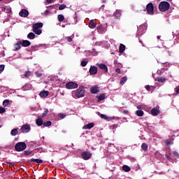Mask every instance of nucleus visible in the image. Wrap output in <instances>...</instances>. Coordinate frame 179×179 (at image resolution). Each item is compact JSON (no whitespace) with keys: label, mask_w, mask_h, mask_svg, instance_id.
<instances>
[{"label":"nucleus","mask_w":179,"mask_h":179,"mask_svg":"<svg viewBox=\"0 0 179 179\" xmlns=\"http://www.w3.org/2000/svg\"><path fill=\"white\" fill-rule=\"evenodd\" d=\"M86 94V90H85V87L81 86L79 87L76 90H74L72 93L73 97H76L77 99H80V97H85V94Z\"/></svg>","instance_id":"nucleus-1"},{"label":"nucleus","mask_w":179,"mask_h":179,"mask_svg":"<svg viewBox=\"0 0 179 179\" xmlns=\"http://www.w3.org/2000/svg\"><path fill=\"white\" fill-rule=\"evenodd\" d=\"M41 27H43L42 22L35 23L32 25V31H34V33H35V34L40 36V34L43 33V30H41Z\"/></svg>","instance_id":"nucleus-2"},{"label":"nucleus","mask_w":179,"mask_h":179,"mask_svg":"<svg viewBox=\"0 0 179 179\" xmlns=\"http://www.w3.org/2000/svg\"><path fill=\"white\" fill-rule=\"evenodd\" d=\"M170 9V3L167 1H161L159 4V10L160 12H167Z\"/></svg>","instance_id":"nucleus-3"},{"label":"nucleus","mask_w":179,"mask_h":179,"mask_svg":"<svg viewBox=\"0 0 179 179\" xmlns=\"http://www.w3.org/2000/svg\"><path fill=\"white\" fill-rule=\"evenodd\" d=\"M27 148V145L24 142H19L15 145V150L16 152H23Z\"/></svg>","instance_id":"nucleus-4"},{"label":"nucleus","mask_w":179,"mask_h":179,"mask_svg":"<svg viewBox=\"0 0 179 179\" xmlns=\"http://www.w3.org/2000/svg\"><path fill=\"white\" fill-rule=\"evenodd\" d=\"M146 10L148 15H155V6H153V3H149L146 6Z\"/></svg>","instance_id":"nucleus-5"},{"label":"nucleus","mask_w":179,"mask_h":179,"mask_svg":"<svg viewBox=\"0 0 179 179\" xmlns=\"http://www.w3.org/2000/svg\"><path fill=\"white\" fill-rule=\"evenodd\" d=\"M66 87L67 89H78V87H79V85L76 83L69 82L66 84Z\"/></svg>","instance_id":"nucleus-6"},{"label":"nucleus","mask_w":179,"mask_h":179,"mask_svg":"<svg viewBox=\"0 0 179 179\" xmlns=\"http://www.w3.org/2000/svg\"><path fill=\"white\" fill-rule=\"evenodd\" d=\"M81 157L83 160H89L92 158V153L85 151L81 154Z\"/></svg>","instance_id":"nucleus-7"},{"label":"nucleus","mask_w":179,"mask_h":179,"mask_svg":"<svg viewBox=\"0 0 179 179\" xmlns=\"http://www.w3.org/2000/svg\"><path fill=\"white\" fill-rule=\"evenodd\" d=\"M151 114H152V115H154L155 117L159 115V114H160V107L156 106L155 108H152L151 110Z\"/></svg>","instance_id":"nucleus-8"},{"label":"nucleus","mask_w":179,"mask_h":179,"mask_svg":"<svg viewBox=\"0 0 179 179\" xmlns=\"http://www.w3.org/2000/svg\"><path fill=\"white\" fill-rule=\"evenodd\" d=\"M30 124H24L21 127V131L22 134H27V132H30Z\"/></svg>","instance_id":"nucleus-9"},{"label":"nucleus","mask_w":179,"mask_h":179,"mask_svg":"<svg viewBox=\"0 0 179 179\" xmlns=\"http://www.w3.org/2000/svg\"><path fill=\"white\" fill-rule=\"evenodd\" d=\"M96 66H98L99 69L103 71L105 73H107V72H108V68H107V66L104 64H97Z\"/></svg>","instance_id":"nucleus-10"},{"label":"nucleus","mask_w":179,"mask_h":179,"mask_svg":"<svg viewBox=\"0 0 179 179\" xmlns=\"http://www.w3.org/2000/svg\"><path fill=\"white\" fill-rule=\"evenodd\" d=\"M21 17H27L29 16V10L26 9H22L19 13Z\"/></svg>","instance_id":"nucleus-11"},{"label":"nucleus","mask_w":179,"mask_h":179,"mask_svg":"<svg viewBox=\"0 0 179 179\" xmlns=\"http://www.w3.org/2000/svg\"><path fill=\"white\" fill-rule=\"evenodd\" d=\"M99 92H100V89L96 85L92 86L90 88V93H92V94H96V93H99Z\"/></svg>","instance_id":"nucleus-12"},{"label":"nucleus","mask_w":179,"mask_h":179,"mask_svg":"<svg viewBox=\"0 0 179 179\" xmlns=\"http://www.w3.org/2000/svg\"><path fill=\"white\" fill-rule=\"evenodd\" d=\"M1 10L2 12H5V13H10V12H12V8L9 6H3Z\"/></svg>","instance_id":"nucleus-13"},{"label":"nucleus","mask_w":179,"mask_h":179,"mask_svg":"<svg viewBox=\"0 0 179 179\" xmlns=\"http://www.w3.org/2000/svg\"><path fill=\"white\" fill-rule=\"evenodd\" d=\"M90 75H96L97 73V68L95 66H92L90 69Z\"/></svg>","instance_id":"nucleus-14"},{"label":"nucleus","mask_w":179,"mask_h":179,"mask_svg":"<svg viewBox=\"0 0 179 179\" xmlns=\"http://www.w3.org/2000/svg\"><path fill=\"white\" fill-rule=\"evenodd\" d=\"M88 26L90 29H96L97 24L94 22V20H91L88 23Z\"/></svg>","instance_id":"nucleus-15"},{"label":"nucleus","mask_w":179,"mask_h":179,"mask_svg":"<svg viewBox=\"0 0 179 179\" xmlns=\"http://www.w3.org/2000/svg\"><path fill=\"white\" fill-rule=\"evenodd\" d=\"M22 45V41H19L16 44L14 45V51H17L20 50Z\"/></svg>","instance_id":"nucleus-16"},{"label":"nucleus","mask_w":179,"mask_h":179,"mask_svg":"<svg viewBox=\"0 0 179 179\" xmlns=\"http://www.w3.org/2000/svg\"><path fill=\"white\" fill-rule=\"evenodd\" d=\"M99 117H101L102 120H106V121H111V120H114V117H108L104 114H100Z\"/></svg>","instance_id":"nucleus-17"},{"label":"nucleus","mask_w":179,"mask_h":179,"mask_svg":"<svg viewBox=\"0 0 179 179\" xmlns=\"http://www.w3.org/2000/svg\"><path fill=\"white\" fill-rule=\"evenodd\" d=\"M121 15H122L121 10H116L113 14V15L115 16V17H116V19H120Z\"/></svg>","instance_id":"nucleus-18"},{"label":"nucleus","mask_w":179,"mask_h":179,"mask_svg":"<svg viewBox=\"0 0 179 179\" xmlns=\"http://www.w3.org/2000/svg\"><path fill=\"white\" fill-rule=\"evenodd\" d=\"M36 124L38 125V127H41V125H43L44 122H43V119H41V117H38L36 120Z\"/></svg>","instance_id":"nucleus-19"},{"label":"nucleus","mask_w":179,"mask_h":179,"mask_svg":"<svg viewBox=\"0 0 179 179\" xmlns=\"http://www.w3.org/2000/svg\"><path fill=\"white\" fill-rule=\"evenodd\" d=\"M94 127V123H90L87 124V125L83 126V129H92Z\"/></svg>","instance_id":"nucleus-20"},{"label":"nucleus","mask_w":179,"mask_h":179,"mask_svg":"<svg viewBox=\"0 0 179 179\" xmlns=\"http://www.w3.org/2000/svg\"><path fill=\"white\" fill-rule=\"evenodd\" d=\"M31 44V43H30L28 40H24L21 43L22 47H29Z\"/></svg>","instance_id":"nucleus-21"},{"label":"nucleus","mask_w":179,"mask_h":179,"mask_svg":"<svg viewBox=\"0 0 179 179\" xmlns=\"http://www.w3.org/2000/svg\"><path fill=\"white\" fill-rule=\"evenodd\" d=\"M50 94V92L48 91H42L40 92L39 96L40 97H47Z\"/></svg>","instance_id":"nucleus-22"},{"label":"nucleus","mask_w":179,"mask_h":179,"mask_svg":"<svg viewBox=\"0 0 179 179\" xmlns=\"http://www.w3.org/2000/svg\"><path fill=\"white\" fill-rule=\"evenodd\" d=\"M27 38H29V40H34V38H36V34H34L33 32H30L27 35Z\"/></svg>","instance_id":"nucleus-23"},{"label":"nucleus","mask_w":179,"mask_h":179,"mask_svg":"<svg viewBox=\"0 0 179 179\" xmlns=\"http://www.w3.org/2000/svg\"><path fill=\"white\" fill-rule=\"evenodd\" d=\"M124 51H125V45L121 43L119 47V52L120 54H122V52H124Z\"/></svg>","instance_id":"nucleus-24"},{"label":"nucleus","mask_w":179,"mask_h":179,"mask_svg":"<svg viewBox=\"0 0 179 179\" xmlns=\"http://www.w3.org/2000/svg\"><path fill=\"white\" fill-rule=\"evenodd\" d=\"M155 80L159 82V83H164V82H166V78L164 77H158L155 78Z\"/></svg>","instance_id":"nucleus-25"},{"label":"nucleus","mask_w":179,"mask_h":179,"mask_svg":"<svg viewBox=\"0 0 179 179\" xmlns=\"http://www.w3.org/2000/svg\"><path fill=\"white\" fill-rule=\"evenodd\" d=\"M31 163L35 162V163H38V164H41L43 163V160L40 159H30Z\"/></svg>","instance_id":"nucleus-26"},{"label":"nucleus","mask_w":179,"mask_h":179,"mask_svg":"<svg viewBox=\"0 0 179 179\" xmlns=\"http://www.w3.org/2000/svg\"><path fill=\"white\" fill-rule=\"evenodd\" d=\"M31 89V85L27 84L22 87V90H30Z\"/></svg>","instance_id":"nucleus-27"},{"label":"nucleus","mask_w":179,"mask_h":179,"mask_svg":"<svg viewBox=\"0 0 179 179\" xmlns=\"http://www.w3.org/2000/svg\"><path fill=\"white\" fill-rule=\"evenodd\" d=\"M39 47H41V45H37L31 46L30 48V51H37V50H38Z\"/></svg>","instance_id":"nucleus-28"},{"label":"nucleus","mask_w":179,"mask_h":179,"mask_svg":"<svg viewBox=\"0 0 179 179\" xmlns=\"http://www.w3.org/2000/svg\"><path fill=\"white\" fill-rule=\"evenodd\" d=\"M122 170L124 171H126V173H128L129 171H131V168L127 165H124L122 166Z\"/></svg>","instance_id":"nucleus-29"},{"label":"nucleus","mask_w":179,"mask_h":179,"mask_svg":"<svg viewBox=\"0 0 179 179\" xmlns=\"http://www.w3.org/2000/svg\"><path fill=\"white\" fill-rule=\"evenodd\" d=\"M136 115L138 117H143V110H136Z\"/></svg>","instance_id":"nucleus-30"},{"label":"nucleus","mask_w":179,"mask_h":179,"mask_svg":"<svg viewBox=\"0 0 179 179\" xmlns=\"http://www.w3.org/2000/svg\"><path fill=\"white\" fill-rule=\"evenodd\" d=\"M17 134H18L17 129H13L11 130L10 135H12L13 136H16Z\"/></svg>","instance_id":"nucleus-31"},{"label":"nucleus","mask_w":179,"mask_h":179,"mask_svg":"<svg viewBox=\"0 0 179 179\" xmlns=\"http://www.w3.org/2000/svg\"><path fill=\"white\" fill-rule=\"evenodd\" d=\"M30 75H31V72H30V71H26V73H24V75L22 76V78H29V76H30Z\"/></svg>","instance_id":"nucleus-32"},{"label":"nucleus","mask_w":179,"mask_h":179,"mask_svg":"<svg viewBox=\"0 0 179 179\" xmlns=\"http://www.w3.org/2000/svg\"><path fill=\"white\" fill-rule=\"evenodd\" d=\"M57 19L59 22H64V20H65V17L63 15H59Z\"/></svg>","instance_id":"nucleus-33"},{"label":"nucleus","mask_w":179,"mask_h":179,"mask_svg":"<svg viewBox=\"0 0 179 179\" xmlns=\"http://www.w3.org/2000/svg\"><path fill=\"white\" fill-rule=\"evenodd\" d=\"M104 99H106V95H104L103 94H101L98 96L99 101H101L104 100Z\"/></svg>","instance_id":"nucleus-34"},{"label":"nucleus","mask_w":179,"mask_h":179,"mask_svg":"<svg viewBox=\"0 0 179 179\" xmlns=\"http://www.w3.org/2000/svg\"><path fill=\"white\" fill-rule=\"evenodd\" d=\"M141 148L143 149V150H144V152H146L148 150V144H146L145 143H143L141 145Z\"/></svg>","instance_id":"nucleus-35"},{"label":"nucleus","mask_w":179,"mask_h":179,"mask_svg":"<svg viewBox=\"0 0 179 179\" xmlns=\"http://www.w3.org/2000/svg\"><path fill=\"white\" fill-rule=\"evenodd\" d=\"M127 76L123 77L120 82V85H124V83H125V82H127Z\"/></svg>","instance_id":"nucleus-36"},{"label":"nucleus","mask_w":179,"mask_h":179,"mask_svg":"<svg viewBox=\"0 0 179 179\" xmlns=\"http://www.w3.org/2000/svg\"><path fill=\"white\" fill-rule=\"evenodd\" d=\"M52 124V122L51 121L45 122H43V127H51Z\"/></svg>","instance_id":"nucleus-37"},{"label":"nucleus","mask_w":179,"mask_h":179,"mask_svg":"<svg viewBox=\"0 0 179 179\" xmlns=\"http://www.w3.org/2000/svg\"><path fill=\"white\" fill-rule=\"evenodd\" d=\"M9 105V100L6 99L3 101V107H6L7 106Z\"/></svg>","instance_id":"nucleus-38"},{"label":"nucleus","mask_w":179,"mask_h":179,"mask_svg":"<svg viewBox=\"0 0 179 179\" xmlns=\"http://www.w3.org/2000/svg\"><path fill=\"white\" fill-rule=\"evenodd\" d=\"M66 8V4H62L59 7V10H64V9H65Z\"/></svg>","instance_id":"nucleus-39"},{"label":"nucleus","mask_w":179,"mask_h":179,"mask_svg":"<svg viewBox=\"0 0 179 179\" xmlns=\"http://www.w3.org/2000/svg\"><path fill=\"white\" fill-rule=\"evenodd\" d=\"M138 31H145V26H140L138 28Z\"/></svg>","instance_id":"nucleus-40"},{"label":"nucleus","mask_w":179,"mask_h":179,"mask_svg":"<svg viewBox=\"0 0 179 179\" xmlns=\"http://www.w3.org/2000/svg\"><path fill=\"white\" fill-rule=\"evenodd\" d=\"M48 113H49L48 109H45V111L42 114V117H47V114H48Z\"/></svg>","instance_id":"nucleus-41"},{"label":"nucleus","mask_w":179,"mask_h":179,"mask_svg":"<svg viewBox=\"0 0 179 179\" xmlns=\"http://www.w3.org/2000/svg\"><path fill=\"white\" fill-rule=\"evenodd\" d=\"M87 61H85V60H83L81 62V66H86V65H87Z\"/></svg>","instance_id":"nucleus-42"},{"label":"nucleus","mask_w":179,"mask_h":179,"mask_svg":"<svg viewBox=\"0 0 179 179\" xmlns=\"http://www.w3.org/2000/svg\"><path fill=\"white\" fill-rule=\"evenodd\" d=\"M24 155L25 156H29V155H31V151H30V150H25V151L24 152Z\"/></svg>","instance_id":"nucleus-43"},{"label":"nucleus","mask_w":179,"mask_h":179,"mask_svg":"<svg viewBox=\"0 0 179 179\" xmlns=\"http://www.w3.org/2000/svg\"><path fill=\"white\" fill-rule=\"evenodd\" d=\"M5 111H6V109H5V108L0 107V114H3V113H5Z\"/></svg>","instance_id":"nucleus-44"},{"label":"nucleus","mask_w":179,"mask_h":179,"mask_svg":"<svg viewBox=\"0 0 179 179\" xmlns=\"http://www.w3.org/2000/svg\"><path fill=\"white\" fill-rule=\"evenodd\" d=\"M3 69H5V65H0V73H1V72H3Z\"/></svg>","instance_id":"nucleus-45"},{"label":"nucleus","mask_w":179,"mask_h":179,"mask_svg":"<svg viewBox=\"0 0 179 179\" xmlns=\"http://www.w3.org/2000/svg\"><path fill=\"white\" fill-rule=\"evenodd\" d=\"M35 75L37 76V78H41L43 76V74L41 73H38V71H36Z\"/></svg>","instance_id":"nucleus-46"},{"label":"nucleus","mask_w":179,"mask_h":179,"mask_svg":"<svg viewBox=\"0 0 179 179\" xmlns=\"http://www.w3.org/2000/svg\"><path fill=\"white\" fill-rule=\"evenodd\" d=\"M176 94H179V85L174 89Z\"/></svg>","instance_id":"nucleus-47"},{"label":"nucleus","mask_w":179,"mask_h":179,"mask_svg":"<svg viewBox=\"0 0 179 179\" xmlns=\"http://www.w3.org/2000/svg\"><path fill=\"white\" fill-rule=\"evenodd\" d=\"M173 155L175 156V157L179 158V154L177 151H173Z\"/></svg>","instance_id":"nucleus-48"},{"label":"nucleus","mask_w":179,"mask_h":179,"mask_svg":"<svg viewBox=\"0 0 179 179\" xmlns=\"http://www.w3.org/2000/svg\"><path fill=\"white\" fill-rule=\"evenodd\" d=\"M59 118L64 119V118H65L66 115L64 113H60V114H59Z\"/></svg>","instance_id":"nucleus-49"},{"label":"nucleus","mask_w":179,"mask_h":179,"mask_svg":"<svg viewBox=\"0 0 179 179\" xmlns=\"http://www.w3.org/2000/svg\"><path fill=\"white\" fill-rule=\"evenodd\" d=\"M66 38L67 39L69 43H72V38H71V36H67L66 37Z\"/></svg>","instance_id":"nucleus-50"},{"label":"nucleus","mask_w":179,"mask_h":179,"mask_svg":"<svg viewBox=\"0 0 179 179\" xmlns=\"http://www.w3.org/2000/svg\"><path fill=\"white\" fill-rule=\"evenodd\" d=\"M166 145H171V140H166L165 142Z\"/></svg>","instance_id":"nucleus-51"},{"label":"nucleus","mask_w":179,"mask_h":179,"mask_svg":"<svg viewBox=\"0 0 179 179\" xmlns=\"http://www.w3.org/2000/svg\"><path fill=\"white\" fill-rule=\"evenodd\" d=\"M145 89L148 90V92H150V85H145Z\"/></svg>","instance_id":"nucleus-52"},{"label":"nucleus","mask_w":179,"mask_h":179,"mask_svg":"<svg viewBox=\"0 0 179 179\" xmlns=\"http://www.w3.org/2000/svg\"><path fill=\"white\" fill-rule=\"evenodd\" d=\"M123 114H129V111H128V110H122Z\"/></svg>","instance_id":"nucleus-53"},{"label":"nucleus","mask_w":179,"mask_h":179,"mask_svg":"<svg viewBox=\"0 0 179 179\" xmlns=\"http://www.w3.org/2000/svg\"><path fill=\"white\" fill-rule=\"evenodd\" d=\"M115 72H116V73H120L121 72V69L117 68L115 69Z\"/></svg>","instance_id":"nucleus-54"},{"label":"nucleus","mask_w":179,"mask_h":179,"mask_svg":"<svg viewBox=\"0 0 179 179\" xmlns=\"http://www.w3.org/2000/svg\"><path fill=\"white\" fill-rule=\"evenodd\" d=\"M166 157L167 160L171 159V157L169 155H166Z\"/></svg>","instance_id":"nucleus-55"},{"label":"nucleus","mask_w":179,"mask_h":179,"mask_svg":"<svg viewBox=\"0 0 179 179\" xmlns=\"http://www.w3.org/2000/svg\"><path fill=\"white\" fill-rule=\"evenodd\" d=\"M48 3H52L54 2V0H47Z\"/></svg>","instance_id":"nucleus-56"},{"label":"nucleus","mask_w":179,"mask_h":179,"mask_svg":"<svg viewBox=\"0 0 179 179\" xmlns=\"http://www.w3.org/2000/svg\"><path fill=\"white\" fill-rule=\"evenodd\" d=\"M96 29H97L98 30L101 29V25H99V26L96 27Z\"/></svg>","instance_id":"nucleus-57"},{"label":"nucleus","mask_w":179,"mask_h":179,"mask_svg":"<svg viewBox=\"0 0 179 179\" xmlns=\"http://www.w3.org/2000/svg\"><path fill=\"white\" fill-rule=\"evenodd\" d=\"M115 127H117V125H115V124L113 125V128H115Z\"/></svg>","instance_id":"nucleus-58"},{"label":"nucleus","mask_w":179,"mask_h":179,"mask_svg":"<svg viewBox=\"0 0 179 179\" xmlns=\"http://www.w3.org/2000/svg\"><path fill=\"white\" fill-rule=\"evenodd\" d=\"M137 108L139 110L141 109V106H137Z\"/></svg>","instance_id":"nucleus-59"},{"label":"nucleus","mask_w":179,"mask_h":179,"mask_svg":"<svg viewBox=\"0 0 179 179\" xmlns=\"http://www.w3.org/2000/svg\"><path fill=\"white\" fill-rule=\"evenodd\" d=\"M140 43H141V44H143V42L142 41H140Z\"/></svg>","instance_id":"nucleus-60"},{"label":"nucleus","mask_w":179,"mask_h":179,"mask_svg":"<svg viewBox=\"0 0 179 179\" xmlns=\"http://www.w3.org/2000/svg\"><path fill=\"white\" fill-rule=\"evenodd\" d=\"M157 38H160V36H157Z\"/></svg>","instance_id":"nucleus-61"},{"label":"nucleus","mask_w":179,"mask_h":179,"mask_svg":"<svg viewBox=\"0 0 179 179\" xmlns=\"http://www.w3.org/2000/svg\"><path fill=\"white\" fill-rule=\"evenodd\" d=\"M2 1V0H0V1Z\"/></svg>","instance_id":"nucleus-62"},{"label":"nucleus","mask_w":179,"mask_h":179,"mask_svg":"<svg viewBox=\"0 0 179 179\" xmlns=\"http://www.w3.org/2000/svg\"><path fill=\"white\" fill-rule=\"evenodd\" d=\"M0 155H1V152H0Z\"/></svg>","instance_id":"nucleus-63"}]
</instances>
